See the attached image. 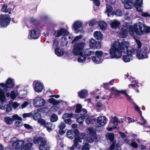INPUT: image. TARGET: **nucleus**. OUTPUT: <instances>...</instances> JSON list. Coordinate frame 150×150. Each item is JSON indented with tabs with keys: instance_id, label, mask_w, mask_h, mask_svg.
<instances>
[{
	"instance_id": "nucleus-1",
	"label": "nucleus",
	"mask_w": 150,
	"mask_h": 150,
	"mask_svg": "<svg viewBox=\"0 0 150 150\" xmlns=\"http://www.w3.org/2000/svg\"><path fill=\"white\" fill-rule=\"evenodd\" d=\"M129 45L128 42H124L120 43L115 42L112 44L110 51V58H120L123 51L125 54L122 57V59L125 62H129L132 59V55L134 54L135 50L133 48L129 49Z\"/></svg>"
},
{
	"instance_id": "nucleus-2",
	"label": "nucleus",
	"mask_w": 150,
	"mask_h": 150,
	"mask_svg": "<svg viewBox=\"0 0 150 150\" xmlns=\"http://www.w3.org/2000/svg\"><path fill=\"white\" fill-rule=\"evenodd\" d=\"M144 27L143 24L140 23H137L134 24V26H130L129 29V33L131 35H133L134 33L139 35H141L143 33V29Z\"/></svg>"
},
{
	"instance_id": "nucleus-3",
	"label": "nucleus",
	"mask_w": 150,
	"mask_h": 150,
	"mask_svg": "<svg viewBox=\"0 0 150 150\" xmlns=\"http://www.w3.org/2000/svg\"><path fill=\"white\" fill-rule=\"evenodd\" d=\"M150 48L148 46H146L142 50L137 49L136 50V56L139 59L147 58Z\"/></svg>"
},
{
	"instance_id": "nucleus-4",
	"label": "nucleus",
	"mask_w": 150,
	"mask_h": 150,
	"mask_svg": "<svg viewBox=\"0 0 150 150\" xmlns=\"http://www.w3.org/2000/svg\"><path fill=\"white\" fill-rule=\"evenodd\" d=\"M85 45V44L83 42L75 43L74 45L72 51L73 54L75 55H81L83 53Z\"/></svg>"
},
{
	"instance_id": "nucleus-5",
	"label": "nucleus",
	"mask_w": 150,
	"mask_h": 150,
	"mask_svg": "<svg viewBox=\"0 0 150 150\" xmlns=\"http://www.w3.org/2000/svg\"><path fill=\"white\" fill-rule=\"evenodd\" d=\"M11 142H12V146L15 150H22L24 142V140H16L15 137L11 139Z\"/></svg>"
},
{
	"instance_id": "nucleus-6",
	"label": "nucleus",
	"mask_w": 150,
	"mask_h": 150,
	"mask_svg": "<svg viewBox=\"0 0 150 150\" xmlns=\"http://www.w3.org/2000/svg\"><path fill=\"white\" fill-rule=\"evenodd\" d=\"M11 21V18L8 14L0 15V27L5 28L8 25Z\"/></svg>"
},
{
	"instance_id": "nucleus-7",
	"label": "nucleus",
	"mask_w": 150,
	"mask_h": 150,
	"mask_svg": "<svg viewBox=\"0 0 150 150\" xmlns=\"http://www.w3.org/2000/svg\"><path fill=\"white\" fill-rule=\"evenodd\" d=\"M109 90L112 92L111 93L110 95L108 96V99L111 98L112 97L111 95H113L114 94L115 96H117L118 93H122L124 94L128 100H130L131 99L130 97L126 93V91L125 90H118L115 87H112L111 88L109 89Z\"/></svg>"
},
{
	"instance_id": "nucleus-8",
	"label": "nucleus",
	"mask_w": 150,
	"mask_h": 150,
	"mask_svg": "<svg viewBox=\"0 0 150 150\" xmlns=\"http://www.w3.org/2000/svg\"><path fill=\"white\" fill-rule=\"evenodd\" d=\"M15 84V83L13 79L9 78L6 81V84L4 83H0V88L1 86L3 90L5 91L6 88H11L13 87Z\"/></svg>"
},
{
	"instance_id": "nucleus-9",
	"label": "nucleus",
	"mask_w": 150,
	"mask_h": 150,
	"mask_svg": "<svg viewBox=\"0 0 150 150\" xmlns=\"http://www.w3.org/2000/svg\"><path fill=\"white\" fill-rule=\"evenodd\" d=\"M45 103L44 99L41 97H37L34 99L33 104L34 106L37 108H39L43 106Z\"/></svg>"
},
{
	"instance_id": "nucleus-10",
	"label": "nucleus",
	"mask_w": 150,
	"mask_h": 150,
	"mask_svg": "<svg viewBox=\"0 0 150 150\" xmlns=\"http://www.w3.org/2000/svg\"><path fill=\"white\" fill-rule=\"evenodd\" d=\"M103 54L102 51H96L95 52L96 55L92 57L93 61L97 64L100 63L101 62V56Z\"/></svg>"
},
{
	"instance_id": "nucleus-11",
	"label": "nucleus",
	"mask_w": 150,
	"mask_h": 150,
	"mask_svg": "<svg viewBox=\"0 0 150 150\" xmlns=\"http://www.w3.org/2000/svg\"><path fill=\"white\" fill-rule=\"evenodd\" d=\"M29 33L30 35L28 37V38L30 39H37L40 35L39 30L36 28L30 30Z\"/></svg>"
},
{
	"instance_id": "nucleus-12",
	"label": "nucleus",
	"mask_w": 150,
	"mask_h": 150,
	"mask_svg": "<svg viewBox=\"0 0 150 150\" xmlns=\"http://www.w3.org/2000/svg\"><path fill=\"white\" fill-rule=\"evenodd\" d=\"M107 118L104 116H100L98 117L97 120L96 125L98 127H100L103 126L106 123Z\"/></svg>"
},
{
	"instance_id": "nucleus-13",
	"label": "nucleus",
	"mask_w": 150,
	"mask_h": 150,
	"mask_svg": "<svg viewBox=\"0 0 150 150\" xmlns=\"http://www.w3.org/2000/svg\"><path fill=\"white\" fill-rule=\"evenodd\" d=\"M69 33L67 30L64 29H60L59 30L55 31L54 35L56 37H58L61 35H67Z\"/></svg>"
},
{
	"instance_id": "nucleus-14",
	"label": "nucleus",
	"mask_w": 150,
	"mask_h": 150,
	"mask_svg": "<svg viewBox=\"0 0 150 150\" xmlns=\"http://www.w3.org/2000/svg\"><path fill=\"white\" fill-rule=\"evenodd\" d=\"M24 143L22 150H29L33 146V143L30 142L28 139L24 140Z\"/></svg>"
},
{
	"instance_id": "nucleus-15",
	"label": "nucleus",
	"mask_w": 150,
	"mask_h": 150,
	"mask_svg": "<svg viewBox=\"0 0 150 150\" xmlns=\"http://www.w3.org/2000/svg\"><path fill=\"white\" fill-rule=\"evenodd\" d=\"M82 23L80 21H76L73 24V26L74 28V31L77 33L82 29Z\"/></svg>"
},
{
	"instance_id": "nucleus-16",
	"label": "nucleus",
	"mask_w": 150,
	"mask_h": 150,
	"mask_svg": "<svg viewBox=\"0 0 150 150\" xmlns=\"http://www.w3.org/2000/svg\"><path fill=\"white\" fill-rule=\"evenodd\" d=\"M83 138H81L80 137H78L75 138L73 140L74 143V145L77 149H80L81 147V145L79 143H81L82 142V140H84Z\"/></svg>"
},
{
	"instance_id": "nucleus-17",
	"label": "nucleus",
	"mask_w": 150,
	"mask_h": 150,
	"mask_svg": "<svg viewBox=\"0 0 150 150\" xmlns=\"http://www.w3.org/2000/svg\"><path fill=\"white\" fill-rule=\"evenodd\" d=\"M35 84L34 89L35 91L38 93L41 92L42 90V85L41 83L39 82L35 81L34 82Z\"/></svg>"
},
{
	"instance_id": "nucleus-18",
	"label": "nucleus",
	"mask_w": 150,
	"mask_h": 150,
	"mask_svg": "<svg viewBox=\"0 0 150 150\" xmlns=\"http://www.w3.org/2000/svg\"><path fill=\"white\" fill-rule=\"evenodd\" d=\"M121 1L124 4V7L126 9L131 8L133 6V4L131 0H121Z\"/></svg>"
},
{
	"instance_id": "nucleus-19",
	"label": "nucleus",
	"mask_w": 150,
	"mask_h": 150,
	"mask_svg": "<svg viewBox=\"0 0 150 150\" xmlns=\"http://www.w3.org/2000/svg\"><path fill=\"white\" fill-rule=\"evenodd\" d=\"M0 102L1 103V105H0V109L6 110V112H9L11 110L12 108L10 104H4L6 103V101L2 104L1 102Z\"/></svg>"
},
{
	"instance_id": "nucleus-20",
	"label": "nucleus",
	"mask_w": 150,
	"mask_h": 150,
	"mask_svg": "<svg viewBox=\"0 0 150 150\" xmlns=\"http://www.w3.org/2000/svg\"><path fill=\"white\" fill-rule=\"evenodd\" d=\"M120 24V22L117 20H114L111 21L110 25L112 28L116 29L119 28Z\"/></svg>"
},
{
	"instance_id": "nucleus-21",
	"label": "nucleus",
	"mask_w": 150,
	"mask_h": 150,
	"mask_svg": "<svg viewBox=\"0 0 150 150\" xmlns=\"http://www.w3.org/2000/svg\"><path fill=\"white\" fill-rule=\"evenodd\" d=\"M7 100L5 94L1 86L0 88V102H1L2 104L6 102Z\"/></svg>"
},
{
	"instance_id": "nucleus-22",
	"label": "nucleus",
	"mask_w": 150,
	"mask_h": 150,
	"mask_svg": "<svg viewBox=\"0 0 150 150\" xmlns=\"http://www.w3.org/2000/svg\"><path fill=\"white\" fill-rule=\"evenodd\" d=\"M45 139L42 137L35 138L34 139V143L35 144L40 143L41 144L42 143H45Z\"/></svg>"
},
{
	"instance_id": "nucleus-23",
	"label": "nucleus",
	"mask_w": 150,
	"mask_h": 150,
	"mask_svg": "<svg viewBox=\"0 0 150 150\" xmlns=\"http://www.w3.org/2000/svg\"><path fill=\"white\" fill-rule=\"evenodd\" d=\"M88 133L89 135L96 138V130L92 127H90L88 129Z\"/></svg>"
},
{
	"instance_id": "nucleus-24",
	"label": "nucleus",
	"mask_w": 150,
	"mask_h": 150,
	"mask_svg": "<svg viewBox=\"0 0 150 150\" xmlns=\"http://www.w3.org/2000/svg\"><path fill=\"white\" fill-rule=\"evenodd\" d=\"M79 97L81 98L86 97L88 96V92L86 90H82L79 93Z\"/></svg>"
},
{
	"instance_id": "nucleus-25",
	"label": "nucleus",
	"mask_w": 150,
	"mask_h": 150,
	"mask_svg": "<svg viewBox=\"0 0 150 150\" xmlns=\"http://www.w3.org/2000/svg\"><path fill=\"white\" fill-rule=\"evenodd\" d=\"M46 141L45 140V143L40 144L39 146L40 150H49L50 147L49 146L46 144Z\"/></svg>"
},
{
	"instance_id": "nucleus-26",
	"label": "nucleus",
	"mask_w": 150,
	"mask_h": 150,
	"mask_svg": "<svg viewBox=\"0 0 150 150\" xmlns=\"http://www.w3.org/2000/svg\"><path fill=\"white\" fill-rule=\"evenodd\" d=\"M83 144V145L81 148L82 150H89L90 148V145L87 142V140L86 139L84 140Z\"/></svg>"
},
{
	"instance_id": "nucleus-27",
	"label": "nucleus",
	"mask_w": 150,
	"mask_h": 150,
	"mask_svg": "<svg viewBox=\"0 0 150 150\" xmlns=\"http://www.w3.org/2000/svg\"><path fill=\"white\" fill-rule=\"evenodd\" d=\"M67 136L70 139H73L74 137L75 132L74 130H69L67 132Z\"/></svg>"
},
{
	"instance_id": "nucleus-28",
	"label": "nucleus",
	"mask_w": 150,
	"mask_h": 150,
	"mask_svg": "<svg viewBox=\"0 0 150 150\" xmlns=\"http://www.w3.org/2000/svg\"><path fill=\"white\" fill-rule=\"evenodd\" d=\"M94 36L96 39L100 40L103 37V35L100 32L97 31L94 32Z\"/></svg>"
},
{
	"instance_id": "nucleus-29",
	"label": "nucleus",
	"mask_w": 150,
	"mask_h": 150,
	"mask_svg": "<svg viewBox=\"0 0 150 150\" xmlns=\"http://www.w3.org/2000/svg\"><path fill=\"white\" fill-rule=\"evenodd\" d=\"M54 52L55 54L58 56H61L64 54V50L61 49H56L55 50Z\"/></svg>"
},
{
	"instance_id": "nucleus-30",
	"label": "nucleus",
	"mask_w": 150,
	"mask_h": 150,
	"mask_svg": "<svg viewBox=\"0 0 150 150\" xmlns=\"http://www.w3.org/2000/svg\"><path fill=\"white\" fill-rule=\"evenodd\" d=\"M62 101V100H57L54 98H50L49 99V103L53 104L54 105H57L59 104Z\"/></svg>"
},
{
	"instance_id": "nucleus-31",
	"label": "nucleus",
	"mask_w": 150,
	"mask_h": 150,
	"mask_svg": "<svg viewBox=\"0 0 150 150\" xmlns=\"http://www.w3.org/2000/svg\"><path fill=\"white\" fill-rule=\"evenodd\" d=\"M45 127L47 128V130L50 132L54 128V125L51 123H47L45 124Z\"/></svg>"
},
{
	"instance_id": "nucleus-32",
	"label": "nucleus",
	"mask_w": 150,
	"mask_h": 150,
	"mask_svg": "<svg viewBox=\"0 0 150 150\" xmlns=\"http://www.w3.org/2000/svg\"><path fill=\"white\" fill-rule=\"evenodd\" d=\"M84 54L85 56H89L91 55L94 53V52L91 50L90 49H87L83 50Z\"/></svg>"
},
{
	"instance_id": "nucleus-33",
	"label": "nucleus",
	"mask_w": 150,
	"mask_h": 150,
	"mask_svg": "<svg viewBox=\"0 0 150 150\" xmlns=\"http://www.w3.org/2000/svg\"><path fill=\"white\" fill-rule=\"evenodd\" d=\"M99 26L100 29L102 30H105L107 28V24L103 21H100L99 23Z\"/></svg>"
},
{
	"instance_id": "nucleus-34",
	"label": "nucleus",
	"mask_w": 150,
	"mask_h": 150,
	"mask_svg": "<svg viewBox=\"0 0 150 150\" xmlns=\"http://www.w3.org/2000/svg\"><path fill=\"white\" fill-rule=\"evenodd\" d=\"M106 138L109 139L110 141L112 142L113 141L114 139V135L113 133H108L106 135Z\"/></svg>"
},
{
	"instance_id": "nucleus-35",
	"label": "nucleus",
	"mask_w": 150,
	"mask_h": 150,
	"mask_svg": "<svg viewBox=\"0 0 150 150\" xmlns=\"http://www.w3.org/2000/svg\"><path fill=\"white\" fill-rule=\"evenodd\" d=\"M4 121L5 123L8 125L11 124L13 122V119L8 117H5L4 118Z\"/></svg>"
},
{
	"instance_id": "nucleus-36",
	"label": "nucleus",
	"mask_w": 150,
	"mask_h": 150,
	"mask_svg": "<svg viewBox=\"0 0 150 150\" xmlns=\"http://www.w3.org/2000/svg\"><path fill=\"white\" fill-rule=\"evenodd\" d=\"M90 46L91 48H93L96 47L97 44L96 41L94 39H91L89 41Z\"/></svg>"
},
{
	"instance_id": "nucleus-37",
	"label": "nucleus",
	"mask_w": 150,
	"mask_h": 150,
	"mask_svg": "<svg viewBox=\"0 0 150 150\" xmlns=\"http://www.w3.org/2000/svg\"><path fill=\"white\" fill-rule=\"evenodd\" d=\"M79 56L78 59V61L79 62H84L86 59V57L83 55V53L81 55H79Z\"/></svg>"
},
{
	"instance_id": "nucleus-38",
	"label": "nucleus",
	"mask_w": 150,
	"mask_h": 150,
	"mask_svg": "<svg viewBox=\"0 0 150 150\" xmlns=\"http://www.w3.org/2000/svg\"><path fill=\"white\" fill-rule=\"evenodd\" d=\"M127 30L126 29H123L122 28L120 33V35L122 38H124L127 36Z\"/></svg>"
},
{
	"instance_id": "nucleus-39",
	"label": "nucleus",
	"mask_w": 150,
	"mask_h": 150,
	"mask_svg": "<svg viewBox=\"0 0 150 150\" xmlns=\"http://www.w3.org/2000/svg\"><path fill=\"white\" fill-rule=\"evenodd\" d=\"M72 116V114L66 113L63 114L62 116V118L64 120H65L71 118Z\"/></svg>"
},
{
	"instance_id": "nucleus-40",
	"label": "nucleus",
	"mask_w": 150,
	"mask_h": 150,
	"mask_svg": "<svg viewBox=\"0 0 150 150\" xmlns=\"http://www.w3.org/2000/svg\"><path fill=\"white\" fill-rule=\"evenodd\" d=\"M18 95L17 91H13L11 92L10 96L11 99H14L16 98V96Z\"/></svg>"
},
{
	"instance_id": "nucleus-41",
	"label": "nucleus",
	"mask_w": 150,
	"mask_h": 150,
	"mask_svg": "<svg viewBox=\"0 0 150 150\" xmlns=\"http://www.w3.org/2000/svg\"><path fill=\"white\" fill-rule=\"evenodd\" d=\"M58 119L57 115L55 114L52 115L50 117V120L52 122H54L56 121Z\"/></svg>"
},
{
	"instance_id": "nucleus-42",
	"label": "nucleus",
	"mask_w": 150,
	"mask_h": 150,
	"mask_svg": "<svg viewBox=\"0 0 150 150\" xmlns=\"http://www.w3.org/2000/svg\"><path fill=\"white\" fill-rule=\"evenodd\" d=\"M33 119L38 120L41 117L40 115L38 112L35 113L33 116Z\"/></svg>"
},
{
	"instance_id": "nucleus-43",
	"label": "nucleus",
	"mask_w": 150,
	"mask_h": 150,
	"mask_svg": "<svg viewBox=\"0 0 150 150\" xmlns=\"http://www.w3.org/2000/svg\"><path fill=\"white\" fill-rule=\"evenodd\" d=\"M85 118V115L81 116L77 119L76 121L79 124H82Z\"/></svg>"
},
{
	"instance_id": "nucleus-44",
	"label": "nucleus",
	"mask_w": 150,
	"mask_h": 150,
	"mask_svg": "<svg viewBox=\"0 0 150 150\" xmlns=\"http://www.w3.org/2000/svg\"><path fill=\"white\" fill-rule=\"evenodd\" d=\"M112 14V15L114 14L117 16H121L122 14V12L120 10L117 9L113 12Z\"/></svg>"
},
{
	"instance_id": "nucleus-45",
	"label": "nucleus",
	"mask_w": 150,
	"mask_h": 150,
	"mask_svg": "<svg viewBox=\"0 0 150 150\" xmlns=\"http://www.w3.org/2000/svg\"><path fill=\"white\" fill-rule=\"evenodd\" d=\"M96 121V120L94 119H92L90 117H88L87 118L86 120L85 121L86 123L88 124H90L92 123L93 122H95Z\"/></svg>"
},
{
	"instance_id": "nucleus-46",
	"label": "nucleus",
	"mask_w": 150,
	"mask_h": 150,
	"mask_svg": "<svg viewBox=\"0 0 150 150\" xmlns=\"http://www.w3.org/2000/svg\"><path fill=\"white\" fill-rule=\"evenodd\" d=\"M62 42L60 44L61 46L64 47L66 46L67 44V39L65 38H62L61 40Z\"/></svg>"
},
{
	"instance_id": "nucleus-47",
	"label": "nucleus",
	"mask_w": 150,
	"mask_h": 150,
	"mask_svg": "<svg viewBox=\"0 0 150 150\" xmlns=\"http://www.w3.org/2000/svg\"><path fill=\"white\" fill-rule=\"evenodd\" d=\"M26 95L25 92L23 91H22L18 93V96L20 97V98H24Z\"/></svg>"
},
{
	"instance_id": "nucleus-48",
	"label": "nucleus",
	"mask_w": 150,
	"mask_h": 150,
	"mask_svg": "<svg viewBox=\"0 0 150 150\" xmlns=\"http://www.w3.org/2000/svg\"><path fill=\"white\" fill-rule=\"evenodd\" d=\"M82 106L80 104H77L76 105V110H75L76 113H79L82 109Z\"/></svg>"
},
{
	"instance_id": "nucleus-49",
	"label": "nucleus",
	"mask_w": 150,
	"mask_h": 150,
	"mask_svg": "<svg viewBox=\"0 0 150 150\" xmlns=\"http://www.w3.org/2000/svg\"><path fill=\"white\" fill-rule=\"evenodd\" d=\"M106 10L105 12L107 13L111 12L112 10V6L110 5H108L107 4L106 5Z\"/></svg>"
},
{
	"instance_id": "nucleus-50",
	"label": "nucleus",
	"mask_w": 150,
	"mask_h": 150,
	"mask_svg": "<svg viewBox=\"0 0 150 150\" xmlns=\"http://www.w3.org/2000/svg\"><path fill=\"white\" fill-rule=\"evenodd\" d=\"M65 127V124L63 122H61L58 125V127L60 130H62L64 129Z\"/></svg>"
},
{
	"instance_id": "nucleus-51",
	"label": "nucleus",
	"mask_w": 150,
	"mask_h": 150,
	"mask_svg": "<svg viewBox=\"0 0 150 150\" xmlns=\"http://www.w3.org/2000/svg\"><path fill=\"white\" fill-rule=\"evenodd\" d=\"M7 6L6 5H3L1 8V11L4 12H8L9 10L7 8Z\"/></svg>"
},
{
	"instance_id": "nucleus-52",
	"label": "nucleus",
	"mask_w": 150,
	"mask_h": 150,
	"mask_svg": "<svg viewBox=\"0 0 150 150\" xmlns=\"http://www.w3.org/2000/svg\"><path fill=\"white\" fill-rule=\"evenodd\" d=\"M22 125L21 120H18L16 121L15 123V125L18 127H20Z\"/></svg>"
},
{
	"instance_id": "nucleus-53",
	"label": "nucleus",
	"mask_w": 150,
	"mask_h": 150,
	"mask_svg": "<svg viewBox=\"0 0 150 150\" xmlns=\"http://www.w3.org/2000/svg\"><path fill=\"white\" fill-rule=\"evenodd\" d=\"M32 114L31 112L24 113L23 115V118L30 117L32 116Z\"/></svg>"
},
{
	"instance_id": "nucleus-54",
	"label": "nucleus",
	"mask_w": 150,
	"mask_h": 150,
	"mask_svg": "<svg viewBox=\"0 0 150 150\" xmlns=\"http://www.w3.org/2000/svg\"><path fill=\"white\" fill-rule=\"evenodd\" d=\"M144 28H143V32H145L146 33H149L150 32V27L145 26L144 25Z\"/></svg>"
},
{
	"instance_id": "nucleus-55",
	"label": "nucleus",
	"mask_w": 150,
	"mask_h": 150,
	"mask_svg": "<svg viewBox=\"0 0 150 150\" xmlns=\"http://www.w3.org/2000/svg\"><path fill=\"white\" fill-rule=\"evenodd\" d=\"M135 41L136 43V44L137 45L138 49H139L141 47L142 43L140 41L137 39H135Z\"/></svg>"
},
{
	"instance_id": "nucleus-56",
	"label": "nucleus",
	"mask_w": 150,
	"mask_h": 150,
	"mask_svg": "<svg viewBox=\"0 0 150 150\" xmlns=\"http://www.w3.org/2000/svg\"><path fill=\"white\" fill-rule=\"evenodd\" d=\"M131 146L133 148H136L138 147V145L135 142H132L130 144Z\"/></svg>"
},
{
	"instance_id": "nucleus-57",
	"label": "nucleus",
	"mask_w": 150,
	"mask_h": 150,
	"mask_svg": "<svg viewBox=\"0 0 150 150\" xmlns=\"http://www.w3.org/2000/svg\"><path fill=\"white\" fill-rule=\"evenodd\" d=\"M142 5V4L134 5V6L138 11L139 12L142 11V6H141Z\"/></svg>"
},
{
	"instance_id": "nucleus-58",
	"label": "nucleus",
	"mask_w": 150,
	"mask_h": 150,
	"mask_svg": "<svg viewBox=\"0 0 150 150\" xmlns=\"http://www.w3.org/2000/svg\"><path fill=\"white\" fill-rule=\"evenodd\" d=\"M87 113V111L85 109H82L78 113H79L80 115H84Z\"/></svg>"
},
{
	"instance_id": "nucleus-59",
	"label": "nucleus",
	"mask_w": 150,
	"mask_h": 150,
	"mask_svg": "<svg viewBox=\"0 0 150 150\" xmlns=\"http://www.w3.org/2000/svg\"><path fill=\"white\" fill-rule=\"evenodd\" d=\"M118 122H119V121H118V119L116 117H115L113 121V123L115 126V127H116V126L118 125Z\"/></svg>"
},
{
	"instance_id": "nucleus-60",
	"label": "nucleus",
	"mask_w": 150,
	"mask_h": 150,
	"mask_svg": "<svg viewBox=\"0 0 150 150\" xmlns=\"http://www.w3.org/2000/svg\"><path fill=\"white\" fill-rule=\"evenodd\" d=\"M64 122L66 124L69 125H71L72 122V120L69 119L65 120Z\"/></svg>"
},
{
	"instance_id": "nucleus-61",
	"label": "nucleus",
	"mask_w": 150,
	"mask_h": 150,
	"mask_svg": "<svg viewBox=\"0 0 150 150\" xmlns=\"http://www.w3.org/2000/svg\"><path fill=\"white\" fill-rule=\"evenodd\" d=\"M38 122L42 125H44L46 124L45 120L42 119H39L38 120Z\"/></svg>"
},
{
	"instance_id": "nucleus-62",
	"label": "nucleus",
	"mask_w": 150,
	"mask_h": 150,
	"mask_svg": "<svg viewBox=\"0 0 150 150\" xmlns=\"http://www.w3.org/2000/svg\"><path fill=\"white\" fill-rule=\"evenodd\" d=\"M58 40L57 39H55L53 41V47L54 48H56L58 46Z\"/></svg>"
},
{
	"instance_id": "nucleus-63",
	"label": "nucleus",
	"mask_w": 150,
	"mask_h": 150,
	"mask_svg": "<svg viewBox=\"0 0 150 150\" xmlns=\"http://www.w3.org/2000/svg\"><path fill=\"white\" fill-rule=\"evenodd\" d=\"M12 117L13 120H20L21 119V118L19 117L17 115H13Z\"/></svg>"
},
{
	"instance_id": "nucleus-64",
	"label": "nucleus",
	"mask_w": 150,
	"mask_h": 150,
	"mask_svg": "<svg viewBox=\"0 0 150 150\" xmlns=\"http://www.w3.org/2000/svg\"><path fill=\"white\" fill-rule=\"evenodd\" d=\"M87 142L90 143L93 142L94 140L93 138L91 137H88L87 138Z\"/></svg>"
}]
</instances>
